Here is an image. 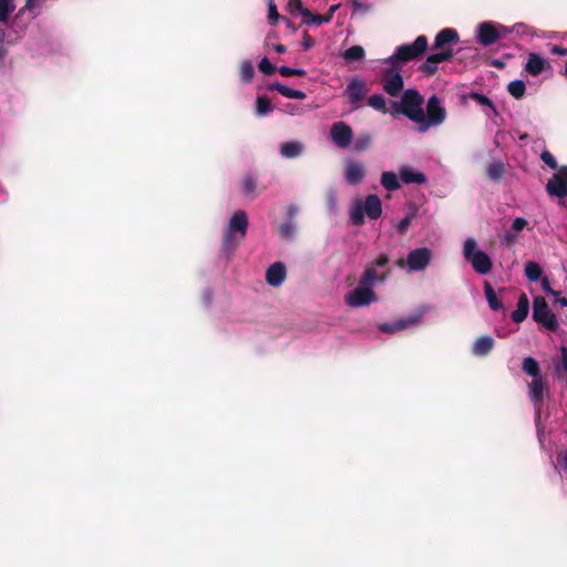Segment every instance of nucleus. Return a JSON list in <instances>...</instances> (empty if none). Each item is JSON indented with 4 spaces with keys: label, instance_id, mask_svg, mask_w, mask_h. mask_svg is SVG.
<instances>
[{
    "label": "nucleus",
    "instance_id": "nucleus-11",
    "mask_svg": "<svg viewBox=\"0 0 567 567\" xmlns=\"http://www.w3.org/2000/svg\"><path fill=\"white\" fill-rule=\"evenodd\" d=\"M346 303L353 308L368 307L377 301L373 289L369 287L358 286L346 295Z\"/></svg>",
    "mask_w": 567,
    "mask_h": 567
},
{
    "label": "nucleus",
    "instance_id": "nucleus-26",
    "mask_svg": "<svg viewBox=\"0 0 567 567\" xmlns=\"http://www.w3.org/2000/svg\"><path fill=\"white\" fill-rule=\"evenodd\" d=\"M417 321H419V319L416 317H413V318H409V319L396 320L394 322L381 323L379 326V329L382 332L392 333L395 331L406 329V328L415 324Z\"/></svg>",
    "mask_w": 567,
    "mask_h": 567
},
{
    "label": "nucleus",
    "instance_id": "nucleus-20",
    "mask_svg": "<svg viewBox=\"0 0 567 567\" xmlns=\"http://www.w3.org/2000/svg\"><path fill=\"white\" fill-rule=\"evenodd\" d=\"M400 178L405 184H424L426 176L421 171L413 168L412 166L404 165L399 171Z\"/></svg>",
    "mask_w": 567,
    "mask_h": 567
},
{
    "label": "nucleus",
    "instance_id": "nucleus-46",
    "mask_svg": "<svg viewBox=\"0 0 567 567\" xmlns=\"http://www.w3.org/2000/svg\"><path fill=\"white\" fill-rule=\"evenodd\" d=\"M328 209L331 214L336 215L338 210V196L334 190H330L327 197Z\"/></svg>",
    "mask_w": 567,
    "mask_h": 567
},
{
    "label": "nucleus",
    "instance_id": "nucleus-64",
    "mask_svg": "<svg viewBox=\"0 0 567 567\" xmlns=\"http://www.w3.org/2000/svg\"><path fill=\"white\" fill-rule=\"evenodd\" d=\"M298 110H299V107L293 106V107H292L288 113H289L290 115H295V114L297 113V111H298Z\"/></svg>",
    "mask_w": 567,
    "mask_h": 567
},
{
    "label": "nucleus",
    "instance_id": "nucleus-44",
    "mask_svg": "<svg viewBox=\"0 0 567 567\" xmlns=\"http://www.w3.org/2000/svg\"><path fill=\"white\" fill-rule=\"evenodd\" d=\"M278 71L279 73L282 75V76H291V75H306L307 71L305 69H301V68H290V66H286V65H281L280 68H278Z\"/></svg>",
    "mask_w": 567,
    "mask_h": 567
},
{
    "label": "nucleus",
    "instance_id": "nucleus-62",
    "mask_svg": "<svg viewBox=\"0 0 567 567\" xmlns=\"http://www.w3.org/2000/svg\"><path fill=\"white\" fill-rule=\"evenodd\" d=\"M212 298H213V292L212 291H206L204 293V300L206 303H209L212 301Z\"/></svg>",
    "mask_w": 567,
    "mask_h": 567
},
{
    "label": "nucleus",
    "instance_id": "nucleus-47",
    "mask_svg": "<svg viewBox=\"0 0 567 567\" xmlns=\"http://www.w3.org/2000/svg\"><path fill=\"white\" fill-rule=\"evenodd\" d=\"M268 17L271 24H277L279 20V13L277 12V8L274 0H269L268 2Z\"/></svg>",
    "mask_w": 567,
    "mask_h": 567
},
{
    "label": "nucleus",
    "instance_id": "nucleus-24",
    "mask_svg": "<svg viewBox=\"0 0 567 567\" xmlns=\"http://www.w3.org/2000/svg\"><path fill=\"white\" fill-rule=\"evenodd\" d=\"M494 343V339L491 336L480 337L473 343L472 352L476 357H485L492 351Z\"/></svg>",
    "mask_w": 567,
    "mask_h": 567
},
{
    "label": "nucleus",
    "instance_id": "nucleus-28",
    "mask_svg": "<svg viewBox=\"0 0 567 567\" xmlns=\"http://www.w3.org/2000/svg\"><path fill=\"white\" fill-rule=\"evenodd\" d=\"M560 361L554 364V371L558 379L567 380V344L560 347Z\"/></svg>",
    "mask_w": 567,
    "mask_h": 567
},
{
    "label": "nucleus",
    "instance_id": "nucleus-55",
    "mask_svg": "<svg viewBox=\"0 0 567 567\" xmlns=\"http://www.w3.org/2000/svg\"><path fill=\"white\" fill-rule=\"evenodd\" d=\"M315 45V41L308 35L305 34L301 40V47L305 51L310 50Z\"/></svg>",
    "mask_w": 567,
    "mask_h": 567
},
{
    "label": "nucleus",
    "instance_id": "nucleus-54",
    "mask_svg": "<svg viewBox=\"0 0 567 567\" xmlns=\"http://www.w3.org/2000/svg\"><path fill=\"white\" fill-rule=\"evenodd\" d=\"M4 41H6V32H4V30L0 29V61H2L7 55Z\"/></svg>",
    "mask_w": 567,
    "mask_h": 567
},
{
    "label": "nucleus",
    "instance_id": "nucleus-22",
    "mask_svg": "<svg viewBox=\"0 0 567 567\" xmlns=\"http://www.w3.org/2000/svg\"><path fill=\"white\" fill-rule=\"evenodd\" d=\"M547 62L546 60L537 54V53H529L527 62L525 64V70L533 76L539 75L546 66Z\"/></svg>",
    "mask_w": 567,
    "mask_h": 567
},
{
    "label": "nucleus",
    "instance_id": "nucleus-50",
    "mask_svg": "<svg viewBox=\"0 0 567 567\" xmlns=\"http://www.w3.org/2000/svg\"><path fill=\"white\" fill-rule=\"evenodd\" d=\"M411 220H412V216L411 215H406L404 216L402 219H400L395 227L396 229L400 231V233H405L406 229L409 228L410 224H411Z\"/></svg>",
    "mask_w": 567,
    "mask_h": 567
},
{
    "label": "nucleus",
    "instance_id": "nucleus-14",
    "mask_svg": "<svg viewBox=\"0 0 567 567\" xmlns=\"http://www.w3.org/2000/svg\"><path fill=\"white\" fill-rule=\"evenodd\" d=\"M453 55L454 51L451 48L440 49V52L432 53L426 58L420 70L426 75H433L437 71V65L449 61Z\"/></svg>",
    "mask_w": 567,
    "mask_h": 567
},
{
    "label": "nucleus",
    "instance_id": "nucleus-21",
    "mask_svg": "<svg viewBox=\"0 0 567 567\" xmlns=\"http://www.w3.org/2000/svg\"><path fill=\"white\" fill-rule=\"evenodd\" d=\"M456 42H458L457 32L454 29L446 28L436 34V37L434 39L433 49L437 50V49L447 48L446 47L447 44L456 43Z\"/></svg>",
    "mask_w": 567,
    "mask_h": 567
},
{
    "label": "nucleus",
    "instance_id": "nucleus-37",
    "mask_svg": "<svg viewBox=\"0 0 567 567\" xmlns=\"http://www.w3.org/2000/svg\"><path fill=\"white\" fill-rule=\"evenodd\" d=\"M508 93L515 99H522L526 91V85L523 80H514L507 85Z\"/></svg>",
    "mask_w": 567,
    "mask_h": 567
},
{
    "label": "nucleus",
    "instance_id": "nucleus-23",
    "mask_svg": "<svg viewBox=\"0 0 567 567\" xmlns=\"http://www.w3.org/2000/svg\"><path fill=\"white\" fill-rule=\"evenodd\" d=\"M279 151L284 158H297L302 155L305 146L299 141H288L281 143Z\"/></svg>",
    "mask_w": 567,
    "mask_h": 567
},
{
    "label": "nucleus",
    "instance_id": "nucleus-29",
    "mask_svg": "<svg viewBox=\"0 0 567 567\" xmlns=\"http://www.w3.org/2000/svg\"><path fill=\"white\" fill-rule=\"evenodd\" d=\"M484 293L489 308L494 311L503 309V302L497 298L493 287L489 282L484 284Z\"/></svg>",
    "mask_w": 567,
    "mask_h": 567
},
{
    "label": "nucleus",
    "instance_id": "nucleus-19",
    "mask_svg": "<svg viewBox=\"0 0 567 567\" xmlns=\"http://www.w3.org/2000/svg\"><path fill=\"white\" fill-rule=\"evenodd\" d=\"M286 276V266L280 261L270 265L266 271V280L268 285L275 288L280 287L285 282Z\"/></svg>",
    "mask_w": 567,
    "mask_h": 567
},
{
    "label": "nucleus",
    "instance_id": "nucleus-51",
    "mask_svg": "<svg viewBox=\"0 0 567 567\" xmlns=\"http://www.w3.org/2000/svg\"><path fill=\"white\" fill-rule=\"evenodd\" d=\"M527 226V220L524 217H516L512 223V230L520 231Z\"/></svg>",
    "mask_w": 567,
    "mask_h": 567
},
{
    "label": "nucleus",
    "instance_id": "nucleus-57",
    "mask_svg": "<svg viewBox=\"0 0 567 567\" xmlns=\"http://www.w3.org/2000/svg\"><path fill=\"white\" fill-rule=\"evenodd\" d=\"M549 51H550V53L556 54V55H566L567 54V49L561 48L559 45H550Z\"/></svg>",
    "mask_w": 567,
    "mask_h": 567
},
{
    "label": "nucleus",
    "instance_id": "nucleus-9",
    "mask_svg": "<svg viewBox=\"0 0 567 567\" xmlns=\"http://www.w3.org/2000/svg\"><path fill=\"white\" fill-rule=\"evenodd\" d=\"M383 75L386 79L383 82V90L390 96H398L403 89L402 69L393 64H384Z\"/></svg>",
    "mask_w": 567,
    "mask_h": 567
},
{
    "label": "nucleus",
    "instance_id": "nucleus-18",
    "mask_svg": "<svg viewBox=\"0 0 567 567\" xmlns=\"http://www.w3.org/2000/svg\"><path fill=\"white\" fill-rule=\"evenodd\" d=\"M496 24L493 22H482L477 27V40L481 44L487 47L494 44L499 39Z\"/></svg>",
    "mask_w": 567,
    "mask_h": 567
},
{
    "label": "nucleus",
    "instance_id": "nucleus-6",
    "mask_svg": "<svg viewBox=\"0 0 567 567\" xmlns=\"http://www.w3.org/2000/svg\"><path fill=\"white\" fill-rule=\"evenodd\" d=\"M446 120V110L436 95L429 97L426 103V114L423 111V121L420 122L417 131L427 132L431 127L440 126Z\"/></svg>",
    "mask_w": 567,
    "mask_h": 567
},
{
    "label": "nucleus",
    "instance_id": "nucleus-48",
    "mask_svg": "<svg viewBox=\"0 0 567 567\" xmlns=\"http://www.w3.org/2000/svg\"><path fill=\"white\" fill-rule=\"evenodd\" d=\"M557 463L561 473L567 477V451H560L558 453Z\"/></svg>",
    "mask_w": 567,
    "mask_h": 567
},
{
    "label": "nucleus",
    "instance_id": "nucleus-59",
    "mask_svg": "<svg viewBox=\"0 0 567 567\" xmlns=\"http://www.w3.org/2000/svg\"><path fill=\"white\" fill-rule=\"evenodd\" d=\"M526 25L524 23H516L513 25V30L517 33L525 34Z\"/></svg>",
    "mask_w": 567,
    "mask_h": 567
},
{
    "label": "nucleus",
    "instance_id": "nucleus-33",
    "mask_svg": "<svg viewBox=\"0 0 567 567\" xmlns=\"http://www.w3.org/2000/svg\"><path fill=\"white\" fill-rule=\"evenodd\" d=\"M523 371L526 374H528L529 377H532L533 379H537V378L543 377L540 374L538 362L534 358H532V357H527V358L524 359V361H523Z\"/></svg>",
    "mask_w": 567,
    "mask_h": 567
},
{
    "label": "nucleus",
    "instance_id": "nucleus-10",
    "mask_svg": "<svg viewBox=\"0 0 567 567\" xmlns=\"http://www.w3.org/2000/svg\"><path fill=\"white\" fill-rule=\"evenodd\" d=\"M528 398L534 405L535 409V417L536 422L540 419V409L544 402L545 396L548 394L547 381L544 377L533 379L530 383H528Z\"/></svg>",
    "mask_w": 567,
    "mask_h": 567
},
{
    "label": "nucleus",
    "instance_id": "nucleus-15",
    "mask_svg": "<svg viewBox=\"0 0 567 567\" xmlns=\"http://www.w3.org/2000/svg\"><path fill=\"white\" fill-rule=\"evenodd\" d=\"M546 190L551 196L564 198L567 195V166L560 167L558 173L548 181Z\"/></svg>",
    "mask_w": 567,
    "mask_h": 567
},
{
    "label": "nucleus",
    "instance_id": "nucleus-2",
    "mask_svg": "<svg viewBox=\"0 0 567 567\" xmlns=\"http://www.w3.org/2000/svg\"><path fill=\"white\" fill-rule=\"evenodd\" d=\"M248 228V218L245 212L237 210L229 219L224 235L221 250L225 255H231L245 237Z\"/></svg>",
    "mask_w": 567,
    "mask_h": 567
},
{
    "label": "nucleus",
    "instance_id": "nucleus-35",
    "mask_svg": "<svg viewBox=\"0 0 567 567\" xmlns=\"http://www.w3.org/2000/svg\"><path fill=\"white\" fill-rule=\"evenodd\" d=\"M378 280L379 278L377 271L374 269L368 268L363 271L359 280V286L369 287L370 289H373Z\"/></svg>",
    "mask_w": 567,
    "mask_h": 567
},
{
    "label": "nucleus",
    "instance_id": "nucleus-5",
    "mask_svg": "<svg viewBox=\"0 0 567 567\" xmlns=\"http://www.w3.org/2000/svg\"><path fill=\"white\" fill-rule=\"evenodd\" d=\"M427 38L419 35L414 42L399 45L394 53L382 60L383 64H393L402 69L403 64L421 56L427 49Z\"/></svg>",
    "mask_w": 567,
    "mask_h": 567
},
{
    "label": "nucleus",
    "instance_id": "nucleus-4",
    "mask_svg": "<svg viewBox=\"0 0 567 567\" xmlns=\"http://www.w3.org/2000/svg\"><path fill=\"white\" fill-rule=\"evenodd\" d=\"M463 257L478 275H487L493 269V260L482 250L474 237H467L463 244Z\"/></svg>",
    "mask_w": 567,
    "mask_h": 567
},
{
    "label": "nucleus",
    "instance_id": "nucleus-39",
    "mask_svg": "<svg viewBox=\"0 0 567 567\" xmlns=\"http://www.w3.org/2000/svg\"><path fill=\"white\" fill-rule=\"evenodd\" d=\"M14 9V0H0V22H7Z\"/></svg>",
    "mask_w": 567,
    "mask_h": 567
},
{
    "label": "nucleus",
    "instance_id": "nucleus-45",
    "mask_svg": "<svg viewBox=\"0 0 567 567\" xmlns=\"http://www.w3.org/2000/svg\"><path fill=\"white\" fill-rule=\"evenodd\" d=\"M258 69L265 75H271L276 71V66L267 58L260 60Z\"/></svg>",
    "mask_w": 567,
    "mask_h": 567
},
{
    "label": "nucleus",
    "instance_id": "nucleus-34",
    "mask_svg": "<svg viewBox=\"0 0 567 567\" xmlns=\"http://www.w3.org/2000/svg\"><path fill=\"white\" fill-rule=\"evenodd\" d=\"M505 174V165L501 161H492L487 166V175L492 181H499Z\"/></svg>",
    "mask_w": 567,
    "mask_h": 567
},
{
    "label": "nucleus",
    "instance_id": "nucleus-3",
    "mask_svg": "<svg viewBox=\"0 0 567 567\" xmlns=\"http://www.w3.org/2000/svg\"><path fill=\"white\" fill-rule=\"evenodd\" d=\"M382 214V204L379 196L371 194L363 200L357 199L349 210V218L355 226L364 224V215L372 220L378 219Z\"/></svg>",
    "mask_w": 567,
    "mask_h": 567
},
{
    "label": "nucleus",
    "instance_id": "nucleus-27",
    "mask_svg": "<svg viewBox=\"0 0 567 567\" xmlns=\"http://www.w3.org/2000/svg\"><path fill=\"white\" fill-rule=\"evenodd\" d=\"M271 89L278 91L282 96L288 99L303 100L307 96L303 91L291 89L280 82H275L271 85Z\"/></svg>",
    "mask_w": 567,
    "mask_h": 567
},
{
    "label": "nucleus",
    "instance_id": "nucleus-40",
    "mask_svg": "<svg viewBox=\"0 0 567 567\" xmlns=\"http://www.w3.org/2000/svg\"><path fill=\"white\" fill-rule=\"evenodd\" d=\"M369 105L377 110V111H384L385 110V99L382 94H372L370 97H369V101H368Z\"/></svg>",
    "mask_w": 567,
    "mask_h": 567
},
{
    "label": "nucleus",
    "instance_id": "nucleus-49",
    "mask_svg": "<svg viewBox=\"0 0 567 567\" xmlns=\"http://www.w3.org/2000/svg\"><path fill=\"white\" fill-rule=\"evenodd\" d=\"M540 158L550 168H553V169L557 168V166H558L557 162H556L555 157L548 151H544L540 154Z\"/></svg>",
    "mask_w": 567,
    "mask_h": 567
},
{
    "label": "nucleus",
    "instance_id": "nucleus-8",
    "mask_svg": "<svg viewBox=\"0 0 567 567\" xmlns=\"http://www.w3.org/2000/svg\"><path fill=\"white\" fill-rule=\"evenodd\" d=\"M288 7L291 13H298L303 18V22L309 25L329 23L334 12L339 9V4H333L329 8L327 17H320V14H313L310 10L303 8L301 0H289Z\"/></svg>",
    "mask_w": 567,
    "mask_h": 567
},
{
    "label": "nucleus",
    "instance_id": "nucleus-30",
    "mask_svg": "<svg viewBox=\"0 0 567 567\" xmlns=\"http://www.w3.org/2000/svg\"><path fill=\"white\" fill-rule=\"evenodd\" d=\"M381 185L390 192L396 190L400 188V182L395 173L393 172H384L381 175Z\"/></svg>",
    "mask_w": 567,
    "mask_h": 567
},
{
    "label": "nucleus",
    "instance_id": "nucleus-41",
    "mask_svg": "<svg viewBox=\"0 0 567 567\" xmlns=\"http://www.w3.org/2000/svg\"><path fill=\"white\" fill-rule=\"evenodd\" d=\"M296 224L293 220H288L280 226L279 234L282 238L290 239L295 236Z\"/></svg>",
    "mask_w": 567,
    "mask_h": 567
},
{
    "label": "nucleus",
    "instance_id": "nucleus-1",
    "mask_svg": "<svg viewBox=\"0 0 567 567\" xmlns=\"http://www.w3.org/2000/svg\"><path fill=\"white\" fill-rule=\"evenodd\" d=\"M423 96L415 89L403 92L400 101L392 102L391 114H403L417 126L423 121Z\"/></svg>",
    "mask_w": 567,
    "mask_h": 567
},
{
    "label": "nucleus",
    "instance_id": "nucleus-38",
    "mask_svg": "<svg viewBox=\"0 0 567 567\" xmlns=\"http://www.w3.org/2000/svg\"><path fill=\"white\" fill-rule=\"evenodd\" d=\"M255 75V69L251 61H244L240 65V79L243 83H250Z\"/></svg>",
    "mask_w": 567,
    "mask_h": 567
},
{
    "label": "nucleus",
    "instance_id": "nucleus-7",
    "mask_svg": "<svg viewBox=\"0 0 567 567\" xmlns=\"http://www.w3.org/2000/svg\"><path fill=\"white\" fill-rule=\"evenodd\" d=\"M533 320L548 331L556 332L559 329L556 315L549 309L547 301L542 296H537L533 300Z\"/></svg>",
    "mask_w": 567,
    "mask_h": 567
},
{
    "label": "nucleus",
    "instance_id": "nucleus-63",
    "mask_svg": "<svg viewBox=\"0 0 567 567\" xmlns=\"http://www.w3.org/2000/svg\"><path fill=\"white\" fill-rule=\"evenodd\" d=\"M25 8L32 10L34 8V0H27Z\"/></svg>",
    "mask_w": 567,
    "mask_h": 567
},
{
    "label": "nucleus",
    "instance_id": "nucleus-31",
    "mask_svg": "<svg viewBox=\"0 0 567 567\" xmlns=\"http://www.w3.org/2000/svg\"><path fill=\"white\" fill-rule=\"evenodd\" d=\"M365 56V51L361 45H352L342 52V58L348 62L361 61Z\"/></svg>",
    "mask_w": 567,
    "mask_h": 567
},
{
    "label": "nucleus",
    "instance_id": "nucleus-56",
    "mask_svg": "<svg viewBox=\"0 0 567 567\" xmlns=\"http://www.w3.org/2000/svg\"><path fill=\"white\" fill-rule=\"evenodd\" d=\"M299 207L295 204H290L287 208V215L289 220H293L295 216L298 214Z\"/></svg>",
    "mask_w": 567,
    "mask_h": 567
},
{
    "label": "nucleus",
    "instance_id": "nucleus-53",
    "mask_svg": "<svg viewBox=\"0 0 567 567\" xmlns=\"http://www.w3.org/2000/svg\"><path fill=\"white\" fill-rule=\"evenodd\" d=\"M256 188V184H255V181L252 179V177L250 176H247L245 177L244 179V192L246 194H251Z\"/></svg>",
    "mask_w": 567,
    "mask_h": 567
},
{
    "label": "nucleus",
    "instance_id": "nucleus-61",
    "mask_svg": "<svg viewBox=\"0 0 567 567\" xmlns=\"http://www.w3.org/2000/svg\"><path fill=\"white\" fill-rule=\"evenodd\" d=\"M555 301L556 303H559L561 307H567V298L565 297L560 298L559 296H557Z\"/></svg>",
    "mask_w": 567,
    "mask_h": 567
},
{
    "label": "nucleus",
    "instance_id": "nucleus-52",
    "mask_svg": "<svg viewBox=\"0 0 567 567\" xmlns=\"http://www.w3.org/2000/svg\"><path fill=\"white\" fill-rule=\"evenodd\" d=\"M542 289L550 296L557 297L560 296V292L557 290L551 289L549 280L547 278H544L542 281Z\"/></svg>",
    "mask_w": 567,
    "mask_h": 567
},
{
    "label": "nucleus",
    "instance_id": "nucleus-17",
    "mask_svg": "<svg viewBox=\"0 0 567 567\" xmlns=\"http://www.w3.org/2000/svg\"><path fill=\"white\" fill-rule=\"evenodd\" d=\"M365 177V167L355 159H348L344 167V178L351 185H358Z\"/></svg>",
    "mask_w": 567,
    "mask_h": 567
},
{
    "label": "nucleus",
    "instance_id": "nucleus-60",
    "mask_svg": "<svg viewBox=\"0 0 567 567\" xmlns=\"http://www.w3.org/2000/svg\"><path fill=\"white\" fill-rule=\"evenodd\" d=\"M274 50L277 52V53H285L287 51L286 47L284 44H275L274 45Z\"/></svg>",
    "mask_w": 567,
    "mask_h": 567
},
{
    "label": "nucleus",
    "instance_id": "nucleus-42",
    "mask_svg": "<svg viewBox=\"0 0 567 567\" xmlns=\"http://www.w3.org/2000/svg\"><path fill=\"white\" fill-rule=\"evenodd\" d=\"M471 97L472 100H474L477 104L482 105V106H486L488 109H491L494 113H496V107L494 105V103L492 102V100L489 97H487L486 95L484 94H481V93H472L471 94Z\"/></svg>",
    "mask_w": 567,
    "mask_h": 567
},
{
    "label": "nucleus",
    "instance_id": "nucleus-25",
    "mask_svg": "<svg viewBox=\"0 0 567 567\" xmlns=\"http://www.w3.org/2000/svg\"><path fill=\"white\" fill-rule=\"evenodd\" d=\"M529 312V300L526 293H522L517 301L516 309L512 312V320L516 323L523 322Z\"/></svg>",
    "mask_w": 567,
    "mask_h": 567
},
{
    "label": "nucleus",
    "instance_id": "nucleus-12",
    "mask_svg": "<svg viewBox=\"0 0 567 567\" xmlns=\"http://www.w3.org/2000/svg\"><path fill=\"white\" fill-rule=\"evenodd\" d=\"M330 138L337 147L346 150L353 141V132L347 123L337 122L330 127Z\"/></svg>",
    "mask_w": 567,
    "mask_h": 567
},
{
    "label": "nucleus",
    "instance_id": "nucleus-36",
    "mask_svg": "<svg viewBox=\"0 0 567 567\" xmlns=\"http://www.w3.org/2000/svg\"><path fill=\"white\" fill-rule=\"evenodd\" d=\"M274 111L271 102L266 96H258L256 100V113L259 116L269 115Z\"/></svg>",
    "mask_w": 567,
    "mask_h": 567
},
{
    "label": "nucleus",
    "instance_id": "nucleus-58",
    "mask_svg": "<svg viewBox=\"0 0 567 567\" xmlns=\"http://www.w3.org/2000/svg\"><path fill=\"white\" fill-rule=\"evenodd\" d=\"M503 243L506 245H513L516 241V236L512 234V231H507L503 237Z\"/></svg>",
    "mask_w": 567,
    "mask_h": 567
},
{
    "label": "nucleus",
    "instance_id": "nucleus-43",
    "mask_svg": "<svg viewBox=\"0 0 567 567\" xmlns=\"http://www.w3.org/2000/svg\"><path fill=\"white\" fill-rule=\"evenodd\" d=\"M370 143L371 137L368 134L360 135L353 144V151L358 153L363 152L369 147Z\"/></svg>",
    "mask_w": 567,
    "mask_h": 567
},
{
    "label": "nucleus",
    "instance_id": "nucleus-13",
    "mask_svg": "<svg viewBox=\"0 0 567 567\" xmlns=\"http://www.w3.org/2000/svg\"><path fill=\"white\" fill-rule=\"evenodd\" d=\"M431 258L432 251L429 248H416L409 252L406 265L411 271H422L429 266Z\"/></svg>",
    "mask_w": 567,
    "mask_h": 567
},
{
    "label": "nucleus",
    "instance_id": "nucleus-16",
    "mask_svg": "<svg viewBox=\"0 0 567 567\" xmlns=\"http://www.w3.org/2000/svg\"><path fill=\"white\" fill-rule=\"evenodd\" d=\"M368 92L365 82L362 79L353 78L346 87V94L353 109L360 106L361 101Z\"/></svg>",
    "mask_w": 567,
    "mask_h": 567
},
{
    "label": "nucleus",
    "instance_id": "nucleus-32",
    "mask_svg": "<svg viewBox=\"0 0 567 567\" xmlns=\"http://www.w3.org/2000/svg\"><path fill=\"white\" fill-rule=\"evenodd\" d=\"M524 271H525L526 278L530 282H537L540 279L542 275H543V269L535 261L526 262Z\"/></svg>",
    "mask_w": 567,
    "mask_h": 567
}]
</instances>
